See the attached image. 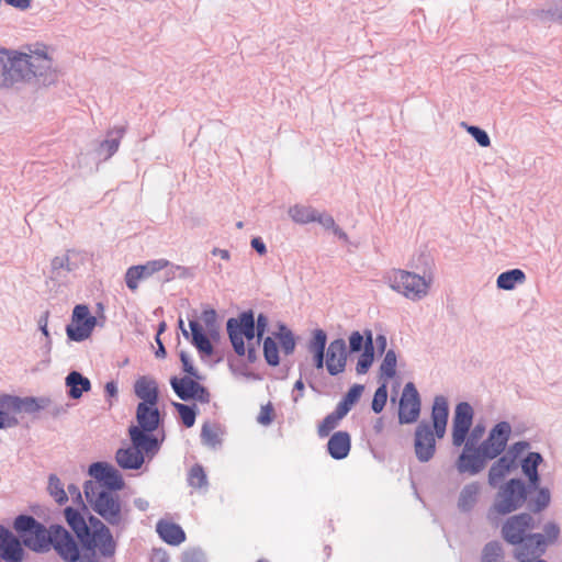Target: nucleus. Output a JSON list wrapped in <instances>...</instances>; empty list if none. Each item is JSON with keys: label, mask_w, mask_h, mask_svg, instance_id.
I'll use <instances>...</instances> for the list:
<instances>
[{"label": "nucleus", "mask_w": 562, "mask_h": 562, "mask_svg": "<svg viewBox=\"0 0 562 562\" xmlns=\"http://www.w3.org/2000/svg\"><path fill=\"white\" fill-rule=\"evenodd\" d=\"M315 222L319 223L325 229H333L336 225L334 217L325 212H317Z\"/></svg>", "instance_id": "obj_64"}, {"label": "nucleus", "mask_w": 562, "mask_h": 562, "mask_svg": "<svg viewBox=\"0 0 562 562\" xmlns=\"http://www.w3.org/2000/svg\"><path fill=\"white\" fill-rule=\"evenodd\" d=\"M50 405V398L49 397H33V396H26V397H19L18 396V408L16 412L21 413H27V414H34L42 409L48 408Z\"/></svg>", "instance_id": "obj_36"}, {"label": "nucleus", "mask_w": 562, "mask_h": 562, "mask_svg": "<svg viewBox=\"0 0 562 562\" xmlns=\"http://www.w3.org/2000/svg\"><path fill=\"white\" fill-rule=\"evenodd\" d=\"M383 281L394 292L411 301H419L427 296L432 278L431 276H419L403 269H393L383 276Z\"/></svg>", "instance_id": "obj_4"}, {"label": "nucleus", "mask_w": 562, "mask_h": 562, "mask_svg": "<svg viewBox=\"0 0 562 562\" xmlns=\"http://www.w3.org/2000/svg\"><path fill=\"white\" fill-rule=\"evenodd\" d=\"M397 357L393 349L385 352L383 361L380 366V375L385 379H392L396 374Z\"/></svg>", "instance_id": "obj_47"}, {"label": "nucleus", "mask_w": 562, "mask_h": 562, "mask_svg": "<svg viewBox=\"0 0 562 562\" xmlns=\"http://www.w3.org/2000/svg\"><path fill=\"white\" fill-rule=\"evenodd\" d=\"M64 513L67 524L74 530L79 541L83 536H88V530L90 528L78 509L67 507Z\"/></svg>", "instance_id": "obj_34"}, {"label": "nucleus", "mask_w": 562, "mask_h": 562, "mask_svg": "<svg viewBox=\"0 0 562 562\" xmlns=\"http://www.w3.org/2000/svg\"><path fill=\"white\" fill-rule=\"evenodd\" d=\"M468 133L476 140L482 147H487L491 144L488 134L479 126L470 125L467 126Z\"/></svg>", "instance_id": "obj_54"}, {"label": "nucleus", "mask_w": 562, "mask_h": 562, "mask_svg": "<svg viewBox=\"0 0 562 562\" xmlns=\"http://www.w3.org/2000/svg\"><path fill=\"white\" fill-rule=\"evenodd\" d=\"M226 329L234 351L238 356H245L244 338L251 342L257 337L254 312L249 310L243 312L237 318H229L226 323Z\"/></svg>", "instance_id": "obj_7"}, {"label": "nucleus", "mask_w": 562, "mask_h": 562, "mask_svg": "<svg viewBox=\"0 0 562 562\" xmlns=\"http://www.w3.org/2000/svg\"><path fill=\"white\" fill-rule=\"evenodd\" d=\"M221 428L217 424L205 423L201 429V441L204 446L216 448L221 446Z\"/></svg>", "instance_id": "obj_39"}, {"label": "nucleus", "mask_w": 562, "mask_h": 562, "mask_svg": "<svg viewBox=\"0 0 562 562\" xmlns=\"http://www.w3.org/2000/svg\"><path fill=\"white\" fill-rule=\"evenodd\" d=\"M156 531L159 537L170 546H179L186 540L183 529L175 522L161 519L156 525Z\"/></svg>", "instance_id": "obj_26"}, {"label": "nucleus", "mask_w": 562, "mask_h": 562, "mask_svg": "<svg viewBox=\"0 0 562 562\" xmlns=\"http://www.w3.org/2000/svg\"><path fill=\"white\" fill-rule=\"evenodd\" d=\"M24 550L20 539L0 525V558L7 562H22Z\"/></svg>", "instance_id": "obj_22"}, {"label": "nucleus", "mask_w": 562, "mask_h": 562, "mask_svg": "<svg viewBox=\"0 0 562 562\" xmlns=\"http://www.w3.org/2000/svg\"><path fill=\"white\" fill-rule=\"evenodd\" d=\"M48 315H49V312H45L43 315L40 316L37 323H38L40 330L42 331V334L45 336V339H46L45 347L49 350L50 346H52V340H50L49 331L47 328Z\"/></svg>", "instance_id": "obj_60"}, {"label": "nucleus", "mask_w": 562, "mask_h": 562, "mask_svg": "<svg viewBox=\"0 0 562 562\" xmlns=\"http://www.w3.org/2000/svg\"><path fill=\"white\" fill-rule=\"evenodd\" d=\"M516 467L513 462L512 457L501 454L498 459L492 464L488 471V484L492 487L498 486V484L505 479L507 474Z\"/></svg>", "instance_id": "obj_28"}, {"label": "nucleus", "mask_w": 562, "mask_h": 562, "mask_svg": "<svg viewBox=\"0 0 562 562\" xmlns=\"http://www.w3.org/2000/svg\"><path fill=\"white\" fill-rule=\"evenodd\" d=\"M170 385L176 395L182 401H190L194 398L201 384L194 380V378L188 375L183 378L172 376L170 379Z\"/></svg>", "instance_id": "obj_27"}, {"label": "nucleus", "mask_w": 562, "mask_h": 562, "mask_svg": "<svg viewBox=\"0 0 562 562\" xmlns=\"http://www.w3.org/2000/svg\"><path fill=\"white\" fill-rule=\"evenodd\" d=\"M134 392L142 403L157 405L158 403V386L155 380L147 376L139 378L134 384Z\"/></svg>", "instance_id": "obj_29"}, {"label": "nucleus", "mask_w": 562, "mask_h": 562, "mask_svg": "<svg viewBox=\"0 0 562 562\" xmlns=\"http://www.w3.org/2000/svg\"><path fill=\"white\" fill-rule=\"evenodd\" d=\"M537 494L535 497H527V507L531 513L538 514L544 510L550 502H551V494L549 488L547 487H539L536 488Z\"/></svg>", "instance_id": "obj_38"}, {"label": "nucleus", "mask_w": 562, "mask_h": 562, "mask_svg": "<svg viewBox=\"0 0 562 562\" xmlns=\"http://www.w3.org/2000/svg\"><path fill=\"white\" fill-rule=\"evenodd\" d=\"M179 357H180V361L182 363L183 371L188 375H190V376H192V378H194L196 380H201L202 376L200 375V373L196 370V368L193 366L192 360H191L190 356L188 355V352L184 351V350H181L180 353H179Z\"/></svg>", "instance_id": "obj_55"}, {"label": "nucleus", "mask_w": 562, "mask_h": 562, "mask_svg": "<svg viewBox=\"0 0 562 562\" xmlns=\"http://www.w3.org/2000/svg\"><path fill=\"white\" fill-rule=\"evenodd\" d=\"M95 324L97 318L90 314L87 305H76L71 323L66 327L67 336L72 341H82L91 335Z\"/></svg>", "instance_id": "obj_10"}, {"label": "nucleus", "mask_w": 562, "mask_h": 562, "mask_svg": "<svg viewBox=\"0 0 562 562\" xmlns=\"http://www.w3.org/2000/svg\"><path fill=\"white\" fill-rule=\"evenodd\" d=\"M85 550H97L103 558H112L115 554L116 542L110 528H104L102 531L90 532L83 536L80 540Z\"/></svg>", "instance_id": "obj_19"}, {"label": "nucleus", "mask_w": 562, "mask_h": 562, "mask_svg": "<svg viewBox=\"0 0 562 562\" xmlns=\"http://www.w3.org/2000/svg\"><path fill=\"white\" fill-rule=\"evenodd\" d=\"M56 526L52 525L46 528L30 515H19L13 522L21 543L36 553H46L52 549L53 531Z\"/></svg>", "instance_id": "obj_3"}, {"label": "nucleus", "mask_w": 562, "mask_h": 562, "mask_svg": "<svg viewBox=\"0 0 562 562\" xmlns=\"http://www.w3.org/2000/svg\"><path fill=\"white\" fill-rule=\"evenodd\" d=\"M77 254L72 250H68L63 256H57L52 260V270L57 276L60 274L61 271L72 272L77 269V263L74 261V258Z\"/></svg>", "instance_id": "obj_41"}, {"label": "nucleus", "mask_w": 562, "mask_h": 562, "mask_svg": "<svg viewBox=\"0 0 562 562\" xmlns=\"http://www.w3.org/2000/svg\"><path fill=\"white\" fill-rule=\"evenodd\" d=\"M533 528V518L528 513L514 515L504 522L502 536L510 544H517L522 541L529 530Z\"/></svg>", "instance_id": "obj_15"}, {"label": "nucleus", "mask_w": 562, "mask_h": 562, "mask_svg": "<svg viewBox=\"0 0 562 562\" xmlns=\"http://www.w3.org/2000/svg\"><path fill=\"white\" fill-rule=\"evenodd\" d=\"M101 487L92 481L85 482L83 493L89 508L109 526L124 529L130 521V509L123 505L117 493Z\"/></svg>", "instance_id": "obj_2"}, {"label": "nucleus", "mask_w": 562, "mask_h": 562, "mask_svg": "<svg viewBox=\"0 0 562 562\" xmlns=\"http://www.w3.org/2000/svg\"><path fill=\"white\" fill-rule=\"evenodd\" d=\"M351 447L350 435L347 431L335 432L327 442L328 453L333 459H345Z\"/></svg>", "instance_id": "obj_25"}, {"label": "nucleus", "mask_w": 562, "mask_h": 562, "mask_svg": "<svg viewBox=\"0 0 562 562\" xmlns=\"http://www.w3.org/2000/svg\"><path fill=\"white\" fill-rule=\"evenodd\" d=\"M510 435L512 426L508 422L497 423L479 445L480 452L488 460L498 458L506 450Z\"/></svg>", "instance_id": "obj_8"}, {"label": "nucleus", "mask_w": 562, "mask_h": 562, "mask_svg": "<svg viewBox=\"0 0 562 562\" xmlns=\"http://www.w3.org/2000/svg\"><path fill=\"white\" fill-rule=\"evenodd\" d=\"M481 486L477 482L464 485L459 494L458 508L463 513L471 512L477 503Z\"/></svg>", "instance_id": "obj_31"}, {"label": "nucleus", "mask_w": 562, "mask_h": 562, "mask_svg": "<svg viewBox=\"0 0 562 562\" xmlns=\"http://www.w3.org/2000/svg\"><path fill=\"white\" fill-rule=\"evenodd\" d=\"M47 490L49 495L56 501V503H58L59 505L67 503L68 495L64 488V484L56 474H50L48 476Z\"/></svg>", "instance_id": "obj_45"}, {"label": "nucleus", "mask_w": 562, "mask_h": 562, "mask_svg": "<svg viewBox=\"0 0 562 562\" xmlns=\"http://www.w3.org/2000/svg\"><path fill=\"white\" fill-rule=\"evenodd\" d=\"M363 390V385L355 384L348 390L342 400L352 407L359 401Z\"/></svg>", "instance_id": "obj_58"}, {"label": "nucleus", "mask_w": 562, "mask_h": 562, "mask_svg": "<svg viewBox=\"0 0 562 562\" xmlns=\"http://www.w3.org/2000/svg\"><path fill=\"white\" fill-rule=\"evenodd\" d=\"M502 558V544L498 541H491L483 548L481 562H498Z\"/></svg>", "instance_id": "obj_49"}, {"label": "nucleus", "mask_w": 562, "mask_h": 562, "mask_svg": "<svg viewBox=\"0 0 562 562\" xmlns=\"http://www.w3.org/2000/svg\"><path fill=\"white\" fill-rule=\"evenodd\" d=\"M169 266L170 262L164 258L149 260L144 265L132 266L126 270L125 273L126 286L131 291H136L140 280L148 279L156 272H159Z\"/></svg>", "instance_id": "obj_18"}, {"label": "nucleus", "mask_w": 562, "mask_h": 562, "mask_svg": "<svg viewBox=\"0 0 562 562\" xmlns=\"http://www.w3.org/2000/svg\"><path fill=\"white\" fill-rule=\"evenodd\" d=\"M414 451L419 462L430 461L436 453V440L431 425L420 422L414 434Z\"/></svg>", "instance_id": "obj_14"}, {"label": "nucleus", "mask_w": 562, "mask_h": 562, "mask_svg": "<svg viewBox=\"0 0 562 562\" xmlns=\"http://www.w3.org/2000/svg\"><path fill=\"white\" fill-rule=\"evenodd\" d=\"M317 212L312 206L294 205L290 207L289 215L297 224H308L316 221Z\"/></svg>", "instance_id": "obj_42"}, {"label": "nucleus", "mask_w": 562, "mask_h": 562, "mask_svg": "<svg viewBox=\"0 0 562 562\" xmlns=\"http://www.w3.org/2000/svg\"><path fill=\"white\" fill-rule=\"evenodd\" d=\"M543 531H544V538H546V541H547V544L549 542H553L557 540V538L559 537L560 535V528L557 524L554 522H548L544 525L543 527Z\"/></svg>", "instance_id": "obj_62"}, {"label": "nucleus", "mask_w": 562, "mask_h": 562, "mask_svg": "<svg viewBox=\"0 0 562 562\" xmlns=\"http://www.w3.org/2000/svg\"><path fill=\"white\" fill-rule=\"evenodd\" d=\"M543 458L539 452H529L521 460V471L528 479V487L529 490L538 488L540 482V475L538 472V467L542 463Z\"/></svg>", "instance_id": "obj_24"}, {"label": "nucleus", "mask_w": 562, "mask_h": 562, "mask_svg": "<svg viewBox=\"0 0 562 562\" xmlns=\"http://www.w3.org/2000/svg\"><path fill=\"white\" fill-rule=\"evenodd\" d=\"M366 344V331L361 334L360 331H352L349 336V350L350 352H359L364 350Z\"/></svg>", "instance_id": "obj_56"}, {"label": "nucleus", "mask_w": 562, "mask_h": 562, "mask_svg": "<svg viewBox=\"0 0 562 562\" xmlns=\"http://www.w3.org/2000/svg\"><path fill=\"white\" fill-rule=\"evenodd\" d=\"M387 401V386L386 383L381 384L373 395L371 408L374 413L379 414L383 411Z\"/></svg>", "instance_id": "obj_51"}, {"label": "nucleus", "mask_w": 562, "mask_h": 562, "mask_svg": "<svg viewBox=\"0 0 562 562\" xmlns=\"http://www.w3.org/2000/svg\"><path fill=\"white\" fill-rule=\"evenodd\" d=\"M327 342L326 333L323 329H315L313 331V338L307 345V349L311 353L325 352Z\"/></svg>", "instance_id": "obj_50"}, {"label": "nucleus", "mask_w": 562, "mask_h": 562, "mask_svg": "<svg viewBox=\"0 0 562 562\" xmlns=\"http://www.w3.org/2000/svg\"><path fill=\"white\" fill-rule=\"evenodd\" d=\"M201 319L206 327V330L211 337L218 335L216 326V313L214 310H204L201 315Z\"/></svg>", "instance_id": "obj_53"}, {"label": "nucleus", "mask_w": 562, "mask_h": 562, "mask_svg": "<svg viewBox=\"0 0 562 562\" xmlns=\"http://www.w3.org/2000/svg\"><path fill=\"white\" fill-rule=\"evenodd\" d=\"M268 327V317L260 313L257 317V321H255V328L257 330V345L260 344L265 333H266V329Z\"/></svg>", "instance_id": "obj_61"}, {"label": "nucleus", "mask_w": 562, "mask_h": 562, "mask_svg": "<svg viewBox=\"0 0 562 562\" xmlns=\"http://www.w3.org/2000/svg\"><path fill=\"white\" fill-rule=\"evenodd\" d=\"M515 546V558L519 562H531L544 553L547 541L542 533H529Z\"/></svg>", "instance_id": "obj_20"}, {"label": "nucleus", "mask_w": 562, "mask_h": 562, "mask_svg": "<svg viewBox=\"0 0 562 562\" xmlns=\"http://www.w3.org/2000/svg\"><path fill=\"white\" fill-rule=\"evenodd\" d=\"M52 548L65 562H77L80 559L78 543L70 532L58 525L53 531Z\"/></svg>", "instance_id": "obj_17"}, {"label": "nucleus", "mask_w": 562, "mask_h": 562, "mask_svg": "<svg viewBox=\"0 0 562 562\" xmlns=\"http://www.w3.org/2000/svg\"><path fill=\"white\" fill-rule=\"evenodd\" d=\"M125 133L123 126L114 127L108 132V138L104 139L99 147V155L105 153L104 158L108 159L113 156L120 146L121 138Z\"/></svg>", "instance_id": "obj_35"}, {"label": "nucleus", "mask_w": 562, "mask_h": 562, "mask_svg": "<svg viewBox=\"0 0 562 562\" xmlns=\"http://www.w3.org/2000/svg\"><path fill=\"white\" fill-rule=\"evenodd\" d=\"M374 360L373 334L370 329H366L364 350L358 358L356 371L358 374H366Z\"/></svg>", "instance_id": "obj_33"}, {"label": "nucleus", "mask_w": 562, "mask_h": 562, "mask_svg": "<svg viewBox=\"0 0 562 562\" xmlns=\"http://www.w3.org/2000/svg\"><path fill=\"white\" fill-rule=\"evenodd\" d=\"M449 405L448 400L443 395H437L434 398L431 409L432 423H448Z\"/></svg>", "instance_id": "obj_44"}, {"label": "nucleus", "mask_w": 562, "mask_h": 562, "mask_svg": "<svg viewBox=\"0 0 562 562\" xmlns=\"http://www.w3.org/2000/svg\"><path fill=\"white\" fill-rule=\"evenodd\" d=\"M274 338L279 340L285 356L294 352L296 347L294 334L284 324H279V331L274 333Z\"/></svg>", "instance_id": "obj_40"}, {"label": "nucleus", "mask_w": 562, "mask_h": 562, "mask_svg": "<svg viewBox=\"0 0 562 562\" xmlns=\"http://www.w3.org/2000/svg\"><path fill=\"white\" fill-rule=\"evenodd\" d=\"M18 408V396L9 394H0V420L3 425L0 429L13 428L19 425L15 414Z\"/></svg>", "instance_id": "obj_23"}, {"label": "nucleus", "mask_w": 562, "mask_h": 562, "mask_svg": "<svg viewBox=\"0 0 562 562\" xmlns=\"http://www.w3.org/2000/svg\"><path fill=\"white\" fill-rule=\"evenodd\" d=\"M422 401L413 382H407L403 389L398 406L400 424H413L420 415Z\"/></svg>", "instance_id": "obj_12"}, {"label": "nucleus", "mask_w": 562, "mask_h": 562, "mask_svg": "<svg viewBox=\"0 0 562 562\" xmlns=\"http://www.w3.org/2000/svg\"><path fill=\"white\" fill-rule=\"evenodd\" d=\"M526 281V274L521 269H512L502 272L496 280L498 289L510 291L515 289L516 284H521Z\"/></svg>", "instance_id": "obj_37"}, {"label": "nucleus", "mask_w": 562, "mask_h": 562, "mask_svg": "<svg viewBox=\"0 0 562 562\" xmlns=\"http://www.w3.org/2000/svg\"><path fill=\"white\" fill-rule=\"evenodd\" d=\"M531 492L521 479H510L499 486L495 502L488 510V519L492 520L494 514L507 515L521 508Z\"/></svg>", "instance_id": "obj_6"}, {"label": "nucleus", "mask_w": 562, "mask_h": 562, "mask_svg": "<svg viewBox=\"0 0 562 562\" xmlns=\"http://www.w3.org/2000/svg\"><path fill=\"white\" fill-rule=\"evenodd\" d=\"M272 406L270 404L262 406L257 417V422L261 425H269L272 422Z\"/></svg>", "instance_id": "obj_63"}, {"label": "nucleus", "mask_w": 562, "mask_h": 562, "mask_svg": "<svg viewBox=\"0 0 562 562\" xmlns=\"http://www.w3.org/2000/svg\"><path fill=\"white\" fill-rule=\"evenodd\" d=\"M340 419L333 413L328 414L318 425V436L321 438L327 437L339 424Z\"/></svg>", "instance_id": "obj_52"}, {"label": "nucleus", "mask_w": 562, "mask_h": 562, "mask_svg": "<svg viewBox=\"0 0 562 562\" xmlns=\"http://www.w3.org/2000/svg\"><path fill=\"white\" fill-rule=\"evenodd\" d=\"M463 445L464 449L456 462L457 470L459 473L476 475L484 470L488 459L480 452L479 446H472V439L465 440Z\"/></svg>", "instance_id": "obj_16"}, {"label": "nucleus", "mask_w": 562, "mask_h": 562, "mask_svg": "<svg viewBox=\"0 0 562 562\" xmlns=\"http://www.w3.org/2000/svg\"><path fill=\"white\" fill-rule=\"evenodd\" d=\"M474 411L468 402H460L454 408L452 418V445L461 447L473 424Z\"/></svg>", "instance_id": "obj_13"}, {"label": "nucleus", "mask_w": 562, "mask_h": 562, "mask_svg": "<svg viewBox=\"0 0 562 562\" xmlns=\"http://www.w3.org/2000/svg\"><path fill=\"white\" fill-rule=\"evenodd\" d=\"M172 405L176 408V411L178 412L183 425L188 428L192 427L194 425L195 418H196V406L195 405L190 406V405L177 403V402H173Z\"/></svg>", "instance_id": "obj_48"}, {"label": "nucleus", "mask_w": 562, "mask_h": 562, "mask_svg": "<svg viewBox=\"0 0 562 562\" xmlns=\"http://www.w3.org/2000/svg\"><path fill=\"white\" fill-rule=\"evenodd\" d=\"M88 474L93 477V480H91L92 483L100 484L102 486L101 488L105 491L117 493V491H121L125 485L120 471L106 462L98 461L91 463L88 468Z\"/></svg>", "instance_id": "obj_11"}, {"label": "nucleus", "mask_w": 562, "mask_h": 562, "mask_svg": "<svg viewBox=\"0 0 562 562\" xmlns=\"http://www.w3.org/2000/svg\"><path fill=\"white\" fill-rule=\"evenodd\" d=\"M132 446L127 448H120L115 453V461L120 468L124 470H138L145 461V457H155L160 447L157 445H137L131 441Z\"/></svg>", "instance_id": "obj_9"}, {"label": "nucleus", "mask_w": 562, "mask_h": 562, "mask_svg": "<svg viewBox=\"0 0 562 562\" xmlns=\"http://www.w3.org/2000/svg\"><path fill=\"white\" fill-rule=\"evenodd\" d=\"M189 486L198 490H207L209 480L201 464H194L190 468L187 477Z\"/></svg>", "instance_id": "obj_43"}, {"label": "nucleus", "mask_w": 562, "mask_h": 562, "mask_svg": "<svg viewBox=\"0 0 562 562\" xmlns=\"http://www.w3.org/2000/svg\"><path fill=\"white\" fill-rule=\"evenodd\" d=\"M38 78L44 85L55 80L53 60L45 47L30 54L0 48V90Z\"/></svg>", "instance_id": "obj_1"}, {"label": "nucleus", "mask_w": 562, "mask_h": 562, "mask_svg": "<svg viewBox=\"0 0 562 562\" xmlns=\"http://www.w3.org/2000/svg\"><path fill=\"white\" fill-rule=\"evenodd\" d=\"M66 385L70 398L78 400L83 392H88L91 387L90 380L78 371H71L66 376Z\"/></svg>", "instance_id": "obj_32"}, {"label": "nucleus", "mask_w": 562, "mask_h": 562, "mask_svg": "<svg viewBox=\"0 0 562 562\" xmlns=\"http://www.w3.org/2000/svg\"><path fill=\"white\" fill-rule=\"evenodd\" d=\"M262 348L267 363L271 367H277L280 363V357L276 339L272 337L263 338Z\"/></svg>", "instance_id": "obj_46"}, {"label": "nucleus", "mask_w": 562, "mask_h": 562, "mask_svg": "<svg viewBox=\"0 0 562 562\" xmlns=\"http://www.w3.org/2000/svg\"><path fill=\"white\" fill-rule=\"evenodd\" d=\"M181 562H204V553L195 548L186 550L181 555Z\"/></svg>", "instance_id": "obj_59"}, {"label": "nucleus", "mask_w": 562, "mask_h": 562, "mask_svg": "<svg viewBox=\"0 0 562 562\" xmlns=\"http://www.w3.org/2000/svg\"><path fill=\"white\" fill-rule=\"evenodd\" d=\"M137 425H132L128 428V436L131 441L137 445H157L161 447L165 440V435L161 437L154 435L160 424V413L156 405L147 403H138L136 408Z\"/></svg>", "instance_id": "obj_5"}, {"label": "nucleus", "mask_w": 562, "mask_h": 562, "mask_svg": "<svg viewBox=\"0 0 562 562\" xmlns=\"http://www.w3.org/2000/svg\"><path fill=\"white\" fill-rule=\"evenodd\" d=\"M347 346L342 338L330 341L326 350V369L330 375L342 373L347 364Z\"/></svg>", "instance_id": "obj_21"}, {"label": "nucleus", "mask_w": 562, "mask_h": 562, "mask_svg": "<svg viewBox=\"0 0 562 562\" xmlns=\"http://www.w3.org/2000/svg\"><path fill=\"white\" fill-rule=\"evenodd\" d=\"M189 327L192 336V345L202 356H212L214 348L210 338L204 333L202 325L196 319H190Z\"/></svg>", "instance_id": "obj_30"}, {"label": "nucleus", "mask_w": 562, "mask_h": 562, "mask_svg": "<svg viewBox=\"0 0 562 562\" xmlns=\"http://www.w3.org/2000/svg\"><path fill=\"white\" fill-rule=\"evenodd\" d=\"M530 448V443L528 441L521 440L514 442L506 451L507 457L513 458V462L516 464V459L527 449Z\"/></svg>", "instance_id": "obj_57"}]
</instances>
